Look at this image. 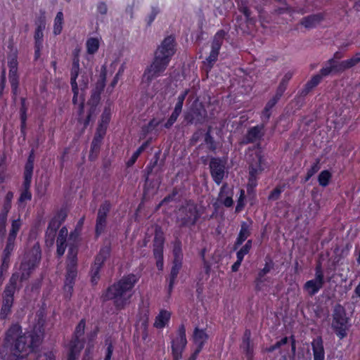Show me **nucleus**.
<instances>
[{
	"label": "nucleus",
	"instance_id": "obj_23",
	"mask_svg": "<svg viewBox=\"0 0 360 360\" xmlns=\"http://www.w3.org/2000/svg\"><path fill=\"white\" fill-rule=\"evenodd\" d=\"M279 101L280 99L278 98L273 96L272 98L267 101L260 115L263 122L266 123L269 122L272 114L271 110Z\"/></svg>",
	"mask_w": 360,
	"mask_h": 360
},
{
	"label": "nucleus",
	"instance_id": "obj_35",
	"mask_svg": "<svg viewBox=\"0 0 360 360\" xmlns=\"http://www.w3.org/2000/svg\"><path fill=\"white\" fill-rule=\"evenodd\" d=\"M21 327L18 324L12 325L6 333L5 342L7 345L14 342L18 337L21 336Z\"/></svg>",
	"mask_w": 360,
	"mask_h": 360
},
{
	"label": "nucleus",
	"instance_id": "obj_3",
	"mask_svg": "<svg viewBox=\"0 0 360 360\" xmlns=\"http://www.w3.org/2000/svg\"><path fill=\"white\" fill-rule=\"evenodd\" d=\"M360 63V52L356 53L351 58L341 61V63H335L330 68H325L320 73L316 74L304 84V87L300 91V96H307L314 88H316L322 81L323 77H328L331 74H338L343 72L356 64Z\"/></svg>",
	"mask_w": 360,
	"mask_h": 360
},
{
	"label": "nucleus",
	"instance_id": "obj_7",
	"mask_svg": "<svg viewBox=\"0 0 360 360\" xmlns=\"http://www.w3.org/2000/svg\"><path fill=\"white\" fill-rule=\"evenodd\" d=\"M200 217V214L197 205L188 202L179 210L176 221L180 228H191L196 224Z\"/></svg>",
	"mask_w": 360,
	"mask_h": 360
},
{
	"label": "nucleus",
	"instance_id": "obj_41",
	"mask_svg": "<svg viewBox=\"0 0 360 360\" xmlns=\"http://www.w3.org/2000/svg\"><path fill=\"white\" fill-rule=\"evenodd\" d=\"M63 24V13L62 11L57 13L54 19L53 33L55 35H58L61 33Z\"/></svg>",
	"mask_w": 360,
	"mask_h": 360
},
{
	"label": "nucleus",
	"instance_id": "obj_57",
	"mask_svg": "<svg viewBox=\"0 0 360 360\" xmlns=\"http://www.w3.org/2000/svg\"><path fill=\"white\" fill-rule=\"evenodd\" d=\"M111 252V245L110 243H108L103 247H102L98 252L101 257L105 258L106 259L110 257Z\"/></svg>",
	"mask_w": 360,
	"mask_h": 360
},
{
	"label": "nucleus",
	"instance_id": "obj_36",
	"mask_svg": "<svg viewBox=\"0 0 360 360\" xmlns=\"http://www.w3.org/2000/svg\"><path fill=\"white\" fill-rule=\"evenodd\" d=\"M250 235V232L249 230V226L246 222H242L240 226V230L238 238L235 242L233 250H236L238 248L242 245V243L247 239V238Z\"/></svg>",
	"mask_w": 360,
	"mask_h": 360
},
{
	"label": "nucleus",
	"instance_id": "obj_51",
	"mask_svg": "<svg viewBox=\"0 0 360 360\" xmlns=\"http://www.w3.org/2000/svg\"><path fill=\"white\" fill-rule=\"evenodd\" d=\"M85 328V321L84 320H81L78 325L77 326L75 331V337L72 340H75L77 339L78 341H82L79 338L82 336L84 333Z\"/></svg>",
	"mask_w": 360,
	"mask_h": 360
},
{
	"label": "nucleus",
	"instance_id": "obj_37",
	"mask_svg": "<svg viewBox=\"0 0 360 360\" xmlns=\"http://www.w3.org/2000/svg\"><path fill=\"white\" fill-rule=\"evenodd\" d=\"M250 336L251 333L250 330H245L243 338V342L241 344V348L243 352L245 353L246 356H253V348L250 345Z\"/></svg>",
	"mask_w": 360,
	"mask_h": 360
},
{
	"label": "nucleus",
	"instance_id": "obj_22",
	"mask_svg": "<svg viewBox=\"0 0 360 360\" xmlns=\"http://www.w3.org/2000/svg\"><path fill=\"white\" fill-rule=\"evenodd\" d=\"M323 19L324 15L321 13L311 14L306 17H304L301 20L300 24L307 29L314 28L317 25H319Z\"/></svg>",
	"mask_w": 360,
	"mask_h": 360
},
{
	"label": "nucleus",
	"instance_id": "obj_8",
	"mask_svg": "<svg viewBox=\"0 0 360 360\" xmlns=\"http://www.w3.org/2000/svg\"><path fill=\"white\" fill-rule=\"evenodd\" d=\"M227 32L224 30H218L213 37L211 42V51L203 63L207 66V75L218 60L220 49L224 43Z\"/></svg>",
	"mask_w": 360,
	"mask_h": 360
},
{
	"label": "nucleus",
	"instance_id": "obj_53",
	"mask_svg": "<svg viewBox=\"0 0 360 360\" xmlns=\"http://www.w3.org/2000/svg\"><path fill=\"white\" fill-rule=\"evenodd\" d=\"M8 68H18V51L15 50L12 54L9 55L8 60Z\"/></svg>",
	"mask_w": 360,
	"mask_h": 360
},
{
	"label": "nucleus",
	"instance_id": "obj_30",
	"mask_svg": "<svg viewBox=\"0 0 360 360\" xmlns=\"http://www.w3.org/2000/svg\"><path fill=\"white\" fill-rule=\"evenodd\" d=\"M107 78V69L105 65H103L101 68V72L99 75V77L96 81L94 87L91 90V91L97 94H101L104 91L105 86Z\"/></svg>",
	"mask_w": 360,
	"mask_h": 360
},
{
	"label": "nucleus",
	"instance_id": "obj_45",
	"mask_svg": "<svg viewBox=\"0 0 360 360\" xmlns=\"http://www.w3.org/2000/svg\"><path fill=\"white\" fill-rule=\"evenodd\" d=\"M342 57V54L340 51H336L333 54V57L329 60H328L326 63L324 64V66L320 70L319 72L325 68H330L332 65H335V63H341V61L340 62L339 60Z\"/></svg>",
	"mask_w": 360,
	"mask_h": 360
},
{
	"label": "nucleus",
	"instance_id": "obj_12",
	"mask_svg": "<svg viewBox=\"0 0 360 360\" xmlns=\"http://www.w3.org/2000/svg\"><path fill=\"white\" fill-rule=\"evenodd\" d=\"M41 259V251L39 248H35L34 247L33 253L32 258H30L27 261H24L20 264V270L22 271L21 274H19V278L20 281L24 280H27L32 272V270L37 266V264L39 262Z\"/></svg>",
	"mask_w": 360,
	"mask_h": 360
},
{
	"label": "nucleus",
	"instance_id": "obj_31",
	"mask_svg": "<svg viewBox=\"0 0 360 360\" xmlns=\"http://www.w3.org/2000/svg\"><path fill=\"white\" fill-rule=\"evenodd\" d=\"M324 284V280H318L316 277L313 280L308 281L304 284V289L310 296L316 294Z\"/></svg>",
	"mask_w": 360,
	"mask_h": 360
},
{
	"label": "nucleus",
	"instance_id": "obj_42",
	"mask_svg": "<svg viewBox=\"0 0 360 360\" xmlns=\"http://www.w3.org/2000/svg\"><path fill=\"white\" fill-rule=\"evenodd\" d=\"M162 120H158L155 118L151 119L146 125L142 127V131L147 134L152 132L157 127L160 125Z\"/></svg>",
	"mask_w": 360,
	"mask_h": 360
},
{
	"label": "nucleus",
	"instance_id": "obj_5",
	"mask_svg": "<svg viewBox=\"0 0 360 360\" xmlns=\"http://www.w3.org/2000/svg\"><path fill=\"white\" fill-rule=\"evenodd\" d=\"M19 274L13 273L11 276L8 283L6 284L2 293L1 308L0 311V319L4 320L11 314L14 302V294L17 289Z\"/></svg>",
	"mask_w": 360,
	"mask_h": 360
},
{
	"label": "nucleus",
	"instance_id": "obj_61",
	"mask_svg": "<svg viewBox=\"0 0 360 360\" xmlns=\"http://www.w3.org/2000/svg\"><path fill=\"white\" fill-rule=\"evenodd\" d=\"M159 13V8L158 7H153L151 9V12L148 16L146 20L148 25L150 26L152 22L155 20L157 15Z\"/></svg>",
	"mask_w": 360,
	"mask_h": 360
},
{
	"label": "nucleus",
	"instance_id": "obj_44",
	"mask_svg": "<svg viewBox=\"0 0 360 360\" xmlns=\"http://www.w3.org/2000/svg\"><path fill=\"white\" fill-rule=\"evenodd\" d=\"M13 197V194L12 192H8L4 202L3 209L0 213V214H4L5 216H8V213L11 207V200Z\"/></svg>",
	"mask_w": 360,
	"mask_h": 360
},
{
	"label": "nucleus",
	"instance_id": "obj_62",
	"mask_svg": "<svg viewBox=\"0 0 360 360\" xmlns=\"http://www.w3.org/2000/svg\"><path fill=\"white\" fill-rule=\"evenodd\" d=\"M67 236H68V229L66 227L64 226L59 231L56 243H66Z\"/></svg>",
	"mask_w": 360,
	"mask_h": 360
},
{
	"label": "nucleus",
	"instance_id": "obj_52",
	"mask_svg": "<svg viewBox=\"0 0 360 360\" xmlns=\"http://www.w3.org/2000/svg\"><path fill=\"white\" fill-rule=\"evenodd\" d=\"M110 210V204L109 202L105 201L102 205H101L98 211L97 217L106 218L108 213Z\"/></svg>",
	"mask_w": 360,
	"mask_h": 360
},
{
	"label": "nucleus",
	"instance_id": "obj_60",
	"mask_svg": "<svg viewBox=\"0 0 360 360\" xmlns=\"http://www.w3.org/2000/svg\"><path fill=\"white\" fill-rule=\"evenodd\" d=\"M60 226L61 224L59 221H57V218H53L50 221L47 229L56 233Z\"/></svg>",
	"mask_w": 360,
	"mask_h": 360
},
{
	"label": "nucleus",
	"instance_id": "obj_58",
	"mask_svg": "<svg viewBox=\"0 0 360 360\" xmlns=\"http://www.w3.org/2000/svg\"><path fill=\"white\" fill-rule=\"evenodd\" d=\"M288 342V338L287 337H285L282 338L281 340L278 341L276 344L274 345H271L269 348L266 349V352H272L276 349L280 348L282 345H284L287 344Z\"/></svg>",
	"mask_w": 360,
	"mask_h": 360
},
{
	"label": "nucleus",
	"instance_id": "obj_1",
	"mask_svg": "<svg viewBox=\"0 0 360 360\" xmlns=\"http://www.w3.org/2000/svg\"><path fill=\"white\" fill-rule=\"evenodd\" d=\"M176 45L175 38L172 35L167 36L163 39L155 51L151 64L144 70L143 79L147 83H150L165 71L176 53Z\"/></svg>",
	"mask_w": 360,
	"mask_h": 360
},
{
	"label": "nucleus",
	"instance_id": "obj_24",
	"mask_svg": "<svg viewBox=\"0 0 360 360\" xmlns=\"http://www.w3.org/2000/svg\"><path fill=\"white\" fill-rule=\"evenodd\" d=\"M183 105L184 103L182 102L177 100L174 110L172 111L166 122L163 124L164 128L169 129L172 127L181 113Z\"/></svg>",
	"mask_w": 360,
	"mask_h": 360
},
{
	"label": "nucleus",
	"instance_id": "obj_33",
	"mask_svg": "<svg viewBox=\"0 0 360 360\" xmlns=\"http://www.w3.org/2000/svg\"><path fill=\"white\" fill-rule=\"evenodd\" d=\"M83 347L84 342L82 341H78L77 339L71 340L68 360H76Z\"/></svg>",
	"mask_w": 360,
	"mask_h": 360
},
{
	"label": "nucleus",
	"instance_id": "obj_64",
	"mask_svg": "<svg viewBox=\"0 0 360 360\" xmlns=\"http://www.w3.org/2000/svg\"><path fill=\"white\" fill-rule=\"evenodd\" d=\"M282 189L280 187H276L269 194L268 199L269 200H276L279 199Z\"/></svg>",
	"mask_w": 360,
	"mask_h": 360
},
{
	"label": "nucleus",
	"instance_id": "obj_6",
	"mask_svg": "<svg viewBox=\"0 0 360 360\" xmlns=\"http://www.w3.org/2000/svg\"><path fill=\"white\" fill-rule=\"evenodd\" d=\"M332 316L331 328L340 339H343L347 336L349 327L348 323L349 318L347 317L344 307L340 304H335L333 310Z\"/></svg>",
	"mask_w": 360,
	"mask_h": 360
},
{
	"label": "nucleus",
	"instance_id": "obj_28",
	"mask_svg": "<svg viewBox=\"0 0 360 360\" xmlns=\"http://www.w3.org/2000/svg\"><path fill=\"white\" fill-rule=\"evenodd\" d=\"M314 360H324V348L321 337L314 339L311 343Z\"/></svg>",
	"mask_w": 360,
	"mask_h": 360
},
{
	"label": "nucleus",
	"instance_id": "obj_15",
	"mask_svg": "<svg viewBox=\"0 0 360 360\" xmlns=\"http://www.w3.org/2000/svg\"><path fill=\"white\" fill-rule=\"evenodd\" d=\"M187 344L186 337V328L184 324H181L178 329L177 337L172 342V353L182 354Z\"/></svg>",
	"mask_w": 360,
	"mask_h": 360
},
{
	"label": "nucleus",
	"instance_id": "obj_40",
	"mask_svg": "<svg viewBox=\"0 0 360 360\" xmlns=\"http://www.w3.org/2000/svg\"><path fill=\"white\" fill-rule=\"evenodd\" d=\"M170 318V314L167 311H162L160 314L156 317L154 326L158 328L165 327L166 323Z\"/></svg>",
	"mask_w": 360,
	"mask_h": 360
},
{
	"label": "nucleus",
	"instance_id": "obj_18",
	"mask_svg": "<svg viewBox=\"0 0 360 360\" xmlns=\"http://www.w3.org/2000/svg\"><path fill=\"white\" fill-rule=\"evenodd\" d=\"M264 124L250 127L245 136L247 143H255L262 139L264 135Z\"/></svg>",
	"mask_w": 360,
	"mask_h": 360
},
{
	"label": "nucleus",
	"instance_id": "obj_19",
	"mask_svg": "<svg viewBox=\"0 0 360 360\" xmlns=\"http://www.w3.org/2000/svg\"><path fill=\"white\" fill-rule=\"evenodd\" d=\"M205 115L198 108L192 109L184 115L185 121L189 124H202L205 121Z\"/></svg>",
	"mask_w": 360,
	"mask_h": 360
},
{
	"label": "nucleus",
	"instance_id": "obj_59",
	"mask_svg": "<svg viewBox=\"0 0 360 360\" xmlns=\"http://www.w3.org/2000/svg\"><path fill=\"white\" fill-rule=\"evenodd\" d=\"M173 254L174 256V259H178L181 261V242L178 241L174 246Z\"/></svg>",
	"mask_w": 360,
	"mask_h": 360
},
{
	"label": "nucleus",
	"instance_id": "obj_17",
	"mask_svg": "<svg viewBox=\"0 0 360 360\" xmlns=\"http://www.w3.org/2000/svg\"><path fill=\"white\" fill-rule=\"evenodd\" d=\"M107 132L96 129L93 140L91 143L90 155L89 158L96 157L100 152L103 139Z\"/></svg>",
	"mask_w": 360,
	"mask_h": 360
},
{
	"label": "nucleus",
	"instance_id": "obj_10",
	"mask_svg": "<svg viewBox=\"0 0 360 360\" xmlns=\"http://www.w3.org/2000/svg\"><path fill=\"white\" fill-rule=\"evenodd\" d=\"M164 233L160 226H156L153 239V255L156 259V266L159 270L163 268Z\"/></svg>",
	"mask_w": 360,
	"mask_h": 360
},
{
	"label": "nucleus",
	"instance_id": "obj_63",
	"mask_svg": "<svg viewBox=\"0 0 360 360\" xmlns=\"http://www.w3.org/2000/svg\"><path fill=\"white\" fill-rule=\"evenodd\" d=\"M205 130L202 129L197 130L195 132H194L193 134L192 137H191V141L193 143H196L197 142H198L200 141L201 137H202V136L205 137Z\"/></svg>",
	"mask_w": 360,
	"mask_h": 360
},
{
	"label": "nucleus",
	"instance_id": "obj_50",
	"mask_svg": "<svg viewBox=\"0 0 360 360\" xmlns=\"http://www.w3.org/2000/svg\"><path fill=\"white\" fill-rule=\"evenodd\" d=\"M45 22L44 20L40 21L35 29L34 40H44V30L45 29Z\"/></svg>",
	"mask_w": 360,
	"mask_h": 360
},
{
	"label": "nucleus",
	"instance_id": "obj_38",
	"mask_svg": "<svg viewBox=\"0 0 360 360\" xmlns=\"http://www.w3.org/2000/svg\"><path fill=\"white\" fill-rule=\"evenodd\" d=\"M78 248L74 244H70L68 249L67 266H77Z\"/></svg>",
	"mask_w": 360,
	"mask_h": 360
},
{
	"label": "nucleus",
	"instance_id": "obj_4",
	"mask_svg": "<svg viewBox=\"0 0 360 360\" xmlns=\"http://www.w3.org/2000/svg\"><path fill=\"white\" fill-rule=\"evenodd\" d=\"M41 341V335L35 329L30 333H26L10 345L11 360H21L27 357L34 348L37 347Z\"/></svg>",
	"mask_w": 360,
	"mask_h": 360
},
{
	"label": "nucleus",
	"instance_id": "obj_9",
	"mask_svg": "<svg viewBox=\"0 0 360 360\" xmlns=\"http://www.w3.org/2000/svg\"><path fill=\"white\" fill-rule=\"evenodd\" d=\"M101 98V94L94 93L91 91V97L88 101V104L90 105L89 109L87 111L86 116L84 117V99L79 104L78 108V117H77V122L79 124H82L84 129H86L89 125L91 120L92 117L95 115L96 107L100 103Z\"/></svg>",
	"mask_w": 360,
	"mask_h": 360
},
{
	"label": "nucleus",
	"instance_id": "obj_29",
	"mask_svg": "<svg viewBox=\"0 0 360 360\" xmlns=\"http://www.w3.org/2000/svg\"><path fill=\"white\" fill-rule=\"evenodd\" d=\"M79 73V56L78 53H73L72 63L70 69V84H77V79Z\"/></svg>",
	"mask_w": 360,
	"mask_h": 360
},
{
	"label": "nucleus",
	"instance_id": "obj_25",
	"mask_svg": "<svg viewBox=\"0 0 360 360\" xmlns=\"http://www.w3.org/2000/svg\"><path fill=\"white\" fill-rule=\"evenodd\" d=\"M18 68H9L8 79L11 84V93L13 96L15 98L18 94L19 89V75L18 72Z\"/></svg>",
	"mask_w": 360,
	"mask_h": 360
},
{
	"label": "nucleus",
	"instance_id": "obj_34",
	"mask_svg": "<svg viewBox=\"0 0 360 360\" xmlns=\"http://www.w3.org/2000/svg\"><path fill=\"white\" fill-rule=\"evenodd\" d=\"M202 148H206L208 152L214 153L217 149V143L211 135V127H209L205 134L203 143H201Z\"/></svg>",
	"mask_w": 360,
	"mask_h": 360
},
{
	"label": "nucleus",
	"instance_id": "obj_20",
	"mask_svg": "<svg viewBox=\"0 0 360 360\" xmlns=\"http://www.w3.org/2000/svg\"><path fill=\"white\" fill-rule=\"evenodd\" d=\"M77 274V266H67L66 276L64 288L65 290L71 294L73 290V285Z\"/></svg>",
	"mask_w": 360,
	"mask_h": 360
},
{
	"label": "nucleus",
	"instance_id": "obj_14",
	"mask_svg": "<svg viewBox=\"0 0 360 360\" xmlns=\"http://www.w3.org/2000/svg\"><path fill=\"white\" fill-rule=\"evenodd\" d=\"M209 336L203 329H200L195 327L193 334V339L196 346L193 353L188 358V360H195L198 355L201 352L205 342L208 339Z\"/></svg>",
	"mask_w": 360,
	"mask_h": 360
},
{
	"label": "nucleus",
	"instance_id": "obj_39",
	"mask_svg": "<svg viewBox=\"0 0 360 360\" xmlns=\"http://www.w3.org/2000/svg\"><path fill=\"white\" fill-rule=\"evenodd\" d=\"M99 40L96 37H90L86 41V52L88 54L96 53L99 49Z\"/></svg>",
	"mask_w": 360,
	"mask_h": 360
},
{
	"label": "nucleus",
	"instance_id": "obj_47",
	"mask_svg": "<svg viewBox=\"0 0 360 360\" xmlns=\"http://www.w3.org/2000/svg\"><path fill=\"white\" fill-rule=\"evenodd\" d=\"M21 226V221L20 219L16 220H13L11 224V229L10 230L8 237L9 238L15 239L16 238V236L18 232L19 231Z\"/></svg>",
	"mask_w": 360,
	"mask_h": 360
},
{
	"label": "nucleus",
	"instance_id": "obj_55",
	"mask_svg": "<svg viewBox=\"0 0 360 360\" xmlns=\"http://www.w3.org/2000/svg\"><path fill=\"white\" fill-rule=\"evenodd\" d=\"M26 102V98H20V107L19 110L20 117H27L28 107Z\"/></svg>",
	"mask_w": 360,
	"mask_h": 360
},
{
	"label": "nucleus",
	"instance_id": "obj_46",
	"mask_svg": "<svg viewBox=\"0 0 360 360\" xmlns=\"http://www.w3.org/2000/svg\"><path fill=\"white\" fill-rule=\"evenodd\" d=\"M15 239H12L8 238L6 248L4 250L2 257H4V259H10L11 254L14 248L15 245Z\"/></svg>",
	"mask_w": 360,
	"mask_h": 360
},
{
	"label": "nucleus",
	"instance_id": "obj_48",
	"mask_svg": "<svg viewBox=\"0 0 360 360\" xmlns=\"http://www.w3.org/2000/svg\"><path fill=\"white\" fill-rule=\"evenodd\" d=\"M107 224L106 218L97 217L96 223V236H98L103 233Z\"/></svg>",
	"mask_w": 360,
	"mask_h": 360
},
{
	"label": "nucleus",
	"instance_id": "obj_43",
	"mask_svg": "<svg viewBox=\"0 0 360 360\" xmlns=\"http://www.w3.org/2000/svg\"><path fill=\"white\" fill-rule=\"evenodd\" d=\"M331 176H332V175L329 171H328V170L322 171L318 176V181H319V185L323 187L327 186L329 184Z\"/></svg>",
	"mask_w": 360,
	"mask_h": 360
},
{
	"label": "nucleus",
	"instance_id": "obj_11",
	"mask_svg": "<svg viewBox=\"0 0 360 360\" xmlns=\"http://www.w3.org/2000/svg\"><path fill=\"white\" fill-rule=\"evenodd\" d=\"M34 169V161L33 159H28L25 166L24 172V181L22 184V191L21 192L20 196L18 199L20 202H22L25 200H30L32 198V194L30 191L31 185L32 174Z\"/></svg>",
	"mask_w": 360,
	"mask_h": 360
},
{
	"label": "nucleus",
	"instance_id": "obj_2",
	"mask_svg": "<svg viewBox=\"0 0 360 360\" xmlns=\"http://www.w3.org/2000/svg\"><path fill=\"white\" fill-rule=\"evenodd\" d=\"M136 282L134 274L123 277L118 282L109 286L103 295V301L112 300L116 309L121 310L129 304L132 288Z\"/></svg>",
	"mask_w": 360,
	"mask_h": 360
},
{
	"label": "nucleus",
	"instance_id": "obj_16",
	"mask_svg": "<svg viewBox=\"0 0 360 360\" xmlns=\"http://www.w3.org/2000/svg\"><path fill=\"white\" fill-rule=\"evenodd\" d=\"M112 102L108 100L105 103V107L103 108L98 125L96 127L97 129L107 132L109 123L112 117Z\"/></svg>",
	"mask_w": 360,
	"mask_h": 360
},
{
	"label": "nucleus",
	"instance_id": "obj_54",
	"mask_svg": "<svg viewBox=\"0 0 360 360\" xmlns=\"http://www.w3.org/2000/svg\"><path fill=\"white\" fill-rule=\"evenodd\" d=\"M319 161L315 162L310 169H308L307 176L304 180V182H307L309 179L314 175L320 169Z\"/></svg>",
	"mask_w": 360,
	"mask_h": 360
},
{
	"label": "nucleus",
	"instance_id": "obj_32",
	"mask_svg": "<svg viewBox=\"0 0 360 360\" xmlns=\"http://www.w3.org/2000/svg\"><path fill=\"white\" fill-rule=\"evenodd\" d=\"M181 265H182V263H181V260L174 259L172 267L171 272L169 274V285H168V293L169 295L172 291V289H173V287L174 285V282H175V279L176 278L177 275L181 268Z\"/></svg>",
	"mask_w": 360,
	"mask_h": 360
},
{
	"label": "nucleus",
	"instance_id": "obj_21",
	"mask_svg": "<svg viewBox=\"0 0 360 360\" xmlns=\"http://www.w3.org/2000/svg\"><path fill=\"white\" fill-rule=\"evenodd\" d=\"M77 274V266H67L66 276L64 288L65 290L71 294L73 290V285Z\"/></svg>",
	"mask_w": 360,
	"mask_h": 360
},
{
	"label": "nucleus",
	"instance_id": "obj_49",
	"mask_svg": "<svg viewBox=\"0 0 360 360\" xmlns=\"http://www.w3.org/2000/svg\"><path fill=\"white\" fill-rule=\"evenodd\" d=\"M101 267L102 266L96 265L95 264H94L93 266H91L90 275H91V281L93 285H96L100 278L99 272H100Z\"/></svg>",
	"mask_w": 360,
	"mask_h": 360
},
{
	"label": "nucleus",
	"instance_id": "obj_26",
	"mask_svg": "<svg viewBox=\"0 0 360 360\" xmlns=\"http://www.w3.org/2000/svg\"><path fill=\"white\" fill-rule=\"evenodd\" d=\"M164 165L165 159H154L150 162L146 169V184H148L149 181V176L153 174H158L159 172H160Z\"/></svg>",
	"mask_w": 360,
	"mask_h": 360
},
{
	"label": "nucleus",
	"instance_id": "obj_13",
	"mask_svg": "<svg viewBox=\"0 0 360 360\" xmlns=\"http://www.w3.org/2000/svg\"><path fill=\"white\" fill-rule=\"evenodd\" d=\"M209 165L214 181L219 185L226 171V159H211Z\"/></svg>",
	"mask_w": 360,
	"mask_h": 360
},
{
	"label": "nucleus",
	"instance_id": "obj_56",
	"mask_svg": "<svg viewBox=\"0 0 360 360\" xmlns=\"http://www.w3.org/2000/svg\"><path fill=\"white\" fill-rule=\"evenodd\" d=\"M56 232L46 230L45 235V243L47 246H52L55 241Z\"/></svg>",
	"mask_w": 360,
	"mask_h": 360
},
{
	"label": "nucleus",
	"instance_id": "obj_27",
	"mask_svg": "<svg viewBox=\"0 0 360 360\" xmlns=\"http://www.w3.org/2000/svg\"><path fill=\"white\" fill-rule=\"evenodd\" d=\"M265 159H252L249 163V175L257 177L265 169Z\"/></svg>",
	"mask_w": 360,
	"mask_h": 360
}]
</instances>
